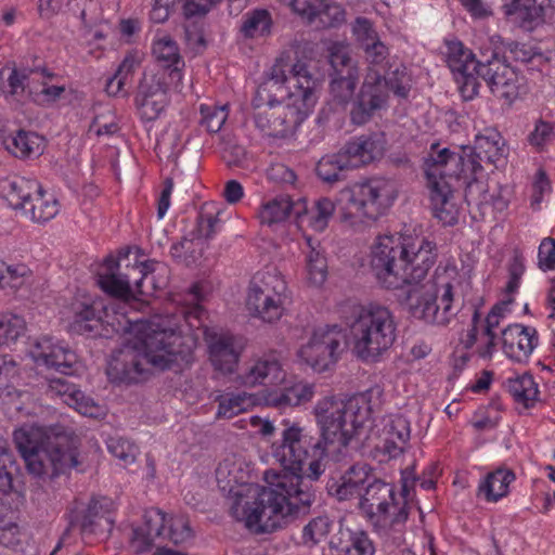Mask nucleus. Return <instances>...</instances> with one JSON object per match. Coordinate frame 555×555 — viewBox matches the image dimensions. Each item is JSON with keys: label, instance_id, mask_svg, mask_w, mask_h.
<instances>
[{"label": "nucleus", "instance_id": "f03ea898", "mask_svg": "<svg viewBox=\"0 0 555 555\" xmlns=\"http://www.w3.org/2000/svg\"><path fill=\"white\" fill-rule=\"evenodd\" d=\"M176 317H156L144 323L135 337L115 350L107 363L106 374L114 384H138L157 371L171 367L178 356L193 348Z\"/></svg>", "mask_w": 555, "mask_h": 555}, {"label": "nucleus", "instance_id": "774afa93", "mask_svg": "<svg viewBox=\"0 0 555 555\" xmlns=\"http://www.w3.org/2000/svg\"><path fill=\"white\" fill-rule=\"evenodd\" d=\"M530 15L555 26V0H532Z\"/></svg>", "mask_w": 555, "mask_h": 555}, {"label": "nucleus", "instance_id": "680f3d73", "mask_svg": "<svg viewBox=\"0 0 555 555\" xmlns=\"http://www.w3.org/2000/svg\"><path fill=\"white\" fill-rule=\"evenodd\" d=\"M352 34L361 48L379 40L373 22L363 16H359L354 20L352 24Z\"/></svg>", "mask_w": 555, "mask_h": 555}, {"label": "nucleus", "instance_id": "3c124183", "mask_svg": "<svg viewBox=\"0 0 555 555\" xmlns=\"http://www.w3.org/2000/svg\"><path fill=\"white\" fill-rule=\"evenodd\" d=\"M26 330L25 320L12 312L0 313V346L14 343Z\"/></svg>", "mask_w": 555, "mask_h": 555}, {"label": "nucleus", "instance_id": "bf43d9fd", "mask_svg": "<svg viewBox=\"0 0 555 555\" xmlns=\"http://www.w3.org/2000/svg\"><path fill=\"white\" fill-rule=\"evenodd\" d=\"M383 435L386 438L399 441V443H408L410 439V423L402 415L390 416L386 421Z\"/></svg>", "mask_w": 555, "mask_h": 555}, {"label": "nucleus", "instance_id": "de8ad7c7", "mask_svg": "<svg viewBox=\"0 0 555 555\" xmlns=\"http://www.w3.org/2000/svg\"><path fill=\"white\" fill-rule=\"evenodd\" d=\"M334 521L325 515L312 518L302 529V544L309 548L323 542L332 531Z\"/></svg>", "mask_w": 555, "mask_h": 555}, {"label": "nucleus", "instance_id": "ea45409f", "mask_svg": "<svg viewBox=\"0 0 555 555\" xmlns=\"http://www.w3.org/2000/svg\"><path fill=\"white\" fill-rule=\"evenodd\" d=\"M335 211V204L327 197H321L313 203L311 208L307 207V211L302 214V218L298 219V224L307 223L312 230L323 232Z\"/></svg>", "mask_w": 555, "mask_h": 555}, {"label": "nucleus", "instance_id": "f3484780", "mask_svg": "<svg viewBox=\"0 0 555 555\" xmlns=\"http://www.w3.org/2000/svg\"><path fill=\"white\" fill-rule=\"evenodd\" d=\"M204 340L214 369L223 375L234 373L244 350L241 340L230 332L209 327L204 328Z\"/></svg>", "mask_w": 555, "mask_h": 555}, {"label": "nucleus", "instance_id": "bb28decb", "mask_svg": "<svg viewBox=\"0 0 555 555\" xmlns=\"http://www.w3.org/2000/svg\"><path fill=\"white\" fill-rule=\"evenodd\" d=\"M47 395L53 399H60L63 403L74 408L82 415L96 416L99 412V406L94 401L86 397L76 385L69 383L66 378L50 379Z\"/></svg>", "mask_w": 555, "mask_h": 555}, {"label": "nucleus", "instance_id": "69168bd1", "mask_svg": "<svg viewBox=\"0 0 555 555\" xmlns=\"http://www.w3.org/2000/svg\"><path fill=\"white\" fill-rule=\"evenodd\" d=\"M362 49L364 51V59L369 64L367 72L370 68L376 69L375 67L383 66L389 55L388 48L380 39L362 47Z\"/></svg>", "mask_w": 555, "mask_h": 555}, {"label": "nucleus", "instance_id": "c756f323", "mask_svg": "<svg viewBox=\"0 0 555 555\" xmlns=\"http://www.w3.org/2000/svg\"><path fill=\"white\" fill-rule=\"evenodd\" d=\"M182 79V73L173 68H153L146 69L138 85V90L134 98L155 96L156 94H167L169 86L178 83Z\"/></svg>", "mask_w": 555, "mask_h": 555}, {"label": "nucleus", "instance_id": "0e129e2a", "mask_svg": "<svg viewBox=\"0 0 555 555\" xmlns=\"http://www.w3.org/2000/svg\"><path fill=\"white\" fill-rule=\"evenodd\" d=\"M287 391L293 408L311 401L315 393L314 385L307 382L294 383L287 386Z\"/></svg>", "mask_w": 555, "mask_h": 555}, {"label": "nucleus", "instance_id": "6e6d98bb", "mask_svg": "<svg viewBox=\"0 0 555 555\" xmlns=\"http://www.w3.org/2000/svg\"><path fill=\"white\" fill-rule=\"evenodd\" d=\"M14 464V456L7 438L0 434V494L12 488V475L9 468Z\"/></svg>", "mask_w": 555, "mask_h": 555}, {"label": "nucleus", "instance_id": "a19ab883", "mask_svg": "<svg viewBox=\"0 0 555 555\" xmlns=\"http://www.w3.org/2000/svg\"><path fill=\"white\" fill-rule=\"evenodd\" d=\"M350 70L340 75H331L330 95L331 101L343 108L353 99L354 91L359 81V73Z\"/></svg>", "mask_w": 555, "mask_h": 555}, {"label": "nucleus", "instance_id": "39448f33", "mask_svg": "<svg viewBox=\"0 0 555 555\" xmlns=\"http://www.w3.org/2000/svg\"><path fill=\"white\" fill-rule=\"evenodd\" d=\"M447 63L461 83L464 98L472 99L478 93L481 77L498 99L512 104L520 95L522 77L511 65L500 57L496 50L480 51L476 59L470 50L462 42H450L448 46Z\"/></svg>", "mask_w": 555, "mask_h": 555}, {"label": "nucleus", "instance_id": "dca6fc26", "mask_svg": "<svg viewBox=\"0 0 555 555\" xmlns=\"http://www.w3.org/2000/svg\"><path fill=\"white\" fill-rule=\"evenodd\" d=\"M346 337L337 325L314 331L309 343L302 347L301 354L317 372H324L333 365L344 350Z\"/></svg>", "mask_w": 555, "mask_h": 555}, {"label": "nucleus", "instance_id": "4be33fe9", "mask_svg": "<svg viewBox=\"0 0 555 555\" xmlns=\"http://www.w3.org/2000/svg\"><path fill=\"white\" fill-rule=\"evenodd\" d=\"M79 527L83 534L111 532L113 521L99 500L92 499L87 506H76L70 511L69 527Z\"/></svg>", "mask_w": 555, "mask_h": 555}, {"label": "nucleus", "instance_id": "e433bc0d", "mask_svg": "<svg viewBox=\"0 0 555 555\" xmlns=\"http://www.w3.org/2000/svg\"><path fill=\"white\" fill-rule=\"evenodd\" d=\"M287 285L283 276L275 270L258 272L249 284V292L270 296L274 298L286 299Z\"/></svg>", "mask_w": 555, "mask_h": 555}, {"label": "nucleus", "instance_id": "052dcab7", "mask_svg": "<svg viewBox=\"0 0 555 555\" xmlns=\"http://www.w3.org/2000/svg\"><path fill=\"white\" fill-rule=\"evenodd\" d=\"M555 138L553 124L543 119L537 120L533 130L528 134L527 141L534 149L541 151Z\"/></svg>", "mask_w": 555, "mask_h": 555}, {"label": "nucleus", "instance_id": "9b49d317", "mask_svg": "<svg viewBox=\"0 0 555 555\" xmlns=\"http://www.w3.org/2000/svg\"><path fill=\"white\" fill-rule=\"evenodd\" d=\"M405 284L406 305L411 315L428 324L447 325L460 311L457 292L451 283L439 287L430 280Z\"/></svg>", "mask_w": 555, "mask_h": 555}, {"label": "nucleus", "instance_id": "4c0bfd02", "mask_svg": "<svg viewBox=\"0 0 555 555\" xmlns=\"http://www.w3.org/2000/svg\"><path fill=\"white\" fill-rule=\"evenodd\" d=\"M351 167L349 159L343 150L334 155L325 156L317 165L318 177L328 184L346 179L347 171Z\"/></svg>", "mask_w": 555, "mask_h": 555}, {"label": "nucleus", "instance_id": "0eeeda50", "mask_svg": "<svg viewBox=\"0 0 555 555\" xmlns=\"http://www.w3.org/2000/svg\"><path fill=\"white\" fill-rule=\"evenodd\" d=\"M416 479L402 476L400 496L397 498L391 485L379 478L371 480L358 498V507L372 525L378 537L390 546L404 542L405 522L409 517L411 488Z\"/></svg>", "mask_w": 555, "mask_h": 555}, {"label": "nucleus", "instance_id": "603ef678", "mask_svg": "<svg viewBox=\"0 0 555 555\" xmlns=\"http://www.w3.org/2000/svg\"><path fill=\"white\" fill-rule=\"evenodd\" d=\"M328 61L333 68L332 75H340L349 72L359 73L356 62L350 55L349 48L343 43L335 42L328 49Z\"/></svg>", "mask_w": 555, "mask_h": 555}, {"label": "nucleus", "instance_id": "864d4df0", "mask_svg": "<svg viewBox=\"0 0 555 555\" xmlns=\"http://www.w3.org/2000/svg\"><path fill=\"white\" fill-rule=\"evenodd\" d=\"M134 103L142 120L154 121L165 111L169 103V98L168 93L147 98H134Z\"/></svg>", "mask_w": 555, "mask_h": 555}, {"label": "nucleus", "instance_id": "6e6552de", "mask_svg": "<svg viewBox=\"0 0 555 555\" xmlns=\"http://www.w3.org/2000/svg\"><path fill=\"white\" fill-rule=\"evenodd\" d=\"M350 336L354 354L364 362H376L396 340L395 315L378 304L359 307L350 324Z\"/></svg>", "mask_w": 555, "mask_h": 555}, {"label": "nucleus", "instance_id": "09e8293b", "mask_svg": "<svg viewBox=\"0 0 555 555\" xmlns=\"http://www.w3.org/2000/svg\"><path fill=\"white\" fill-rule=\"evenodd\" d=\"M217 416L232 418L244 412L251 404V396L247 392L227 393L218 398Z\"/></svg>", "mask_w": 555, "mask_h": 555}, {"label": "nucleus", "instance_id": "5701e85b", "mask_svg": "<svg viewBox=\"0 0 555 555\" xmlns=\"http://www.w3.org/2000/svg\"><path fill=\"white\" fill-rule=\"evenodd\" d=\"M166 514L158 508L144 513L143 524L133 529L131 546L137 554L151 551L157 546V540H165Z\"/></svg>", "mask_w": 555, "mask_h": 555}, {"label": "nucleus", "instance_id": "7c9ffc66", "mask_svg": "<svg viewBox=\"0 0 555 555\" xmlns=\"http://www.w3.org/2000/svg\"><path fill=\"white\" fill-rule=\"evenodd\" d=\"M465 199L469 206H476L482 214H486L489 208L502 211L507 207V199L498 186L491 192L482 181L478 180L467 183Z\"/></svg>", "mask_w": 555, "mask_h": 555}, {"label": "nucleus", "instance_id": "c85d7f7f", "mask_svg": "<svg viewBox=\"0 0 555 555\" xmlns=\"http://www.w3.org/2000/svg\"><path fill=\"white\" fill-rule=\"evenodd\" d=\"M39 191L40 183L33 179L14 176L0 180V195L14 209H26Z\"/></svg>", "mask_w": 555, "mask_h": 555}, {"label": "nucleus", "instance_id": "a211bd4d", "mask_svg": "<svg viewBox=\"0 0 555 555\" xmlns=\"http://www.w3.org/2000/svg\"><path fill=\"white\" fill-rule=\"evenodd\" d=\"M29 353L37 365L65 375H72L78 363L76 352L67 344L49 335L36 338Z\"/></svg>", "mask_w": 555, "mask_h": 555}, {"label": "nucleus", "instance_id": "58836bf2", "mask_svg": "<svg viewBox=\"0 0 555 555\" xmlns=\"http://www.w3.org/2000/svg\"><path fill=\"white\" fill-rule=\"evenodd\" d=\"M204 242L196 238L191 232L183 236L181 241L172 244L170 255L178 264L186 267L196 264L203 257Z\"/></svg>", "mask_w": 555, "mask_h": 555}, {"label": "nucleus", "instance_id": "2f4dec72", "mask_svg": "<svg viewBox=\"0 0 555 555\" xmlns=\"http://www.w3.org/2000/svg\"><path fill=\"white\" fill-rule=\"evenodd\" d=\"M54 75L39 64L34 66H23L20 69L14 68L9 76L10 92L13 95L37 94V82L39 78H52Z\"/></svg>", "mask_w": 555, "mask_h": 555}, {"label": "nucleus", "instance_id": "6ab92c4d", "mask_svg": "<svg viewBox=\"0 0 555 555\" xmlns=\"http://www.w3.org/2000/svg\"><path fill=\"white\" fill-rule=\"evenodd\" d=\"M286 371L281 354L270 351L250 360L244 371L235 377L242 387L253 388L259 385L276 386L284 383Z\"/></svg>", "mask_w": 555, "mask_h": 555}, {"label": "nucleus", "instance_id": "72a5a7b5", "mask_svg": "<svg viewBox=\"0 0 555 555\" xmlns=\"http://www.w3.org/2000/svg\"><path fill=\"white\" fill-rule=\"evenodd\" d=\"M472 149L480 154L481 160L498 167L506 157L505 142L495 130H487L483 134L476 135L475 145Z\"/></svg>", "mask_w": 555, "mask_h": 555}, {"label": "nucleus", "instance_id": "aec40b11", "mask_svg": "<svg viewBox=\"0 0 555 555\" xmlns=\"http://www.w3.org/2000/svg\"><path fill=\"white\" fill-rule=\"evenodd\" d=\"M425 173L434 216L444 225L455 224L459 219V208L454 202L450 182L440 177L436 169L425 168Z\"/></svg>", "mask_w": 555, "mask_h": 555}, {"label": "nucleus", "instance_id": "f704fd0d", "mask_svg": "<svg viewBox=\"0 0 555 555\" xmlns=\"http://www.w3.org/2000/svg\"><path fill=\"white\" fill-rule=\"evenodd\" d=\"M43 140L31 131L18 130L15 134L3 140L5 149L18 158H29L39 155L42 151Z\"/></svg>", "mask_w": 555, "mask_h": 555}, {"label": "nucleus", "instance_id": "f8f14e48", "mask_svg": "<svg viewBox=\"0 0 555 555\" xmlns=\"http://www.w3.org/2000/svg\"><path fill=\"white\" fill-rule=\"evenodd\" d=\"M130 250L119 251L118 259L106 257L96 271V283L106 294L128 300L143 294V282L153 271V262L129 260Z\"/></svg>", "mask_w": 555, "mask_h": 555}, {"label": "nucleus", "instance_id": "1a4fd4ad", "mask_svg": "<svg viewBox=\"0 0 555 555\" xmlns=\"http://www.w3.org/2000/svg\"><path fill=\"white\" fill-rule=\"evenodd\" d=\"M398 195L396 183L388 178L374 177L340 193L341 219L359 228L375 221L389 208Z\"/></svg>", "mask_w": 555, "mask_h": 555}, {"label": "nucleus", "instance_id": "c9c22d12", "mask_svg": "<svg viewBox=\"0 0 555 555\" xmlns=\"http://www.w3.org/2000/svg\"><path fill=\"white\" fill-rule=\"evenodd\" d=\"M285 301L286 299L248 293L246 305L255 317L264 322L272 323L280 320L283 315Z\"/></svg>", "mask_w": 555, "mask_h": 555}, {"label": "nucleus", "instance_id": "8fccbe9b", "mask_svg": "<svg viewBox=\"0 0 555 555\" xmlns=\"http://www.w3.org/2000/svg\"><path fill=\"white\" fill-rule=\"evenodd\" d=\"M346 22V10L341 4L336 2L327 3L321 1L315 14V23L321 28H338Z\"/></svg>", "mask_w": 555, "mask_h": 555}, {"label": "nucleus", "instance_id": "79ce46f5", "mask_svg": "<svg viewBox=\"0 0 555 555\" xmlns=\"http://www.w3.org/2000/svg\"><path fill=\"white\" fill-rule=\"evenodd\" d=\"M515 479V475L508 469H496L487 475L479 485V492L485 495L489 502H496L508 492L509 483Z\"/></svg>", "mask_w": 555, "mask_h": 555}, {"label": "nucleus", "instance_id": "473e14b6", "mask_svg": "<svg viewBox=\"0 0 555 555\" xmlns=\"http://www.w3.org/2000/svg\"><path fill=\"white\" fill-rule=\"evenodd\" d=\"M306 271L309 282L314 286H321L327 276V260L324 249L318 240L306 238Z\"/></svg>", "mask_w": 555, "mask_h": 555}, {"label": "nucleus", "instance_id": "4d7b16f0", "mask_svg": "<svg viewBox=\"0 0 555 555\" xmlns=\"http://www.w3.org/2000/svg\"><path fill=\"white\" fill-rule=\"evenodd\" d=\"M201 124L210 133H217L224 125L228 118L227 105H201Z\"/></svg>", "mask_w": 555, "mask_h": 555}, {"label": "nucleus", "instance_id": "f257e3e1", "mask_svg": "<svg viewBox=\"0 0 555 555\" xmlns=\"http://www.w3.org/2000/svg\"><path fill=\"white\" fill-rule=\"evenodd\" d=\"M383 389L374 386L347 399L327 396L313 408L319 436L292 424L282 431L280 442L272 444V455L289 474L261 488L253 502L237 499L233 513L256 534L271 533L310 512L314 492L305 483L302 473L318 480L325 472L324 459L341 461L350 447L360 448L369 438L373 415L382 404Z\"/></svg>", "mask_w": 555, "mask_h": 555}, {"label": "nucleus", "instance_id": "b1692460", "mask_svg": "<svg viewBox=\"0 0 555 555\" xmlns=\"http://www.w3.org/2000/svg\"><path fill=\"white\" fill-rule=\"evenodd\" d=\"M538 341V333L534 327L512 324L502 332L503 351L516 362L526 361L537 347Z\"/></svg>", "mask_w": 555, "mask_h": 555}, {"label": "nucleus", "instance_id": "ddd939ff", "mask_svg": "<svg viewBox=\"0 0 555 555\" xmlns=\"http://www.w3.org/2000/svg\"><path fill=\"white\" fill-rule=\"evenodd\" d=\"M313 107L310 96L297 106L291 104L253 106L254 122L257 129L268 137L286 138L294 133Z\"/></svg>", "mask_w": 555, "mask_h": 555}, {"label": "nucleus", "instance_id": "a18cd8bd", "mask_svg": "<svg viewBox=\"0 0 555 555\" xmlns=\"http://www.w3.org/2000/svg\"><path fill=\"white\" fill-rule=\"evenodd\" d=\"M507 389L515 401L522 403L526 408L531 406L539 395L538 385L530 374L508 379Z\"/></svg>", "mask_w": 555, "mask_h": 555}, {"label": "nucleus", "instance_id": "49530a36", "mask_svg": "<svg viewBox=\"0 0 555 555\" xmlns=\"http://www.w3.org/2000/svg\"><path fill=\"white\" fill-rule=\"evenodd\" d=\"M153 54L160 63V68H168L169 70L177 68L181 72L179 65H184L177 42L169 36H164L154 42Z\"/></svg>", "mask_w": 555, "mask_h": 555}, {"label": "nucleus", "instance_id": "37998d69", "mask_svg": "<svg viewBox=\"0 0 555 555\" xmlns=\"http://www.w3.org/2000/svg\"><path fill=\"white\" fill-rule=\"evenodd\" d=\"M271 14L264 9H256L243 15L241 33L246 38L263 37L270 34Z\"/></svg>", "mask_w": 555, "mask_h": 555}, {"label": "nucleus", "instance_id": "393cba45", "mask_svg": "<svg viewBox=\"0 0 555 555\" xmlns=\"http://www.w3.org/2000/svg\"><path fill=\"white\" fill-rule=\"evenodd\" d=\"M386 149V138L383 132H373L357 137L345 144L343 152L351 167L367 165L379 159Z\"/></svg>", "mask_w": 555, "mask_h": 555}, {"label": "nucleus", "instance_id": "9d476101", "mask_svg": "<svg viewBox=\"0 0 555 555\" xmlns=\"http://www.w3.org/2000/svg\"><path fill=\"white\" fill-rule=\"evenodd\" d=\"M410 89L411 78L406 67H397L387 76L378 69L370 68L352 103L351 122L357 126L365 125L376 112L387 106L390 91L400 98H406Z\"/></svg>", "mask_w": 555, "mask_h": 555}, {"label": "nucleus", "instance_id": "a878e982", "mask_svg": "<svg viewBox=\"0 0 555 555\" xmlns=\"http://www.w3.org/2000/svg\"><path fill=\"white\" fill-rule=\"evenodd\" d=\"M307 211V201L298 198L292 201L288 195H280L263 203L258 211L261 224L273 225L294 218L296 222Z\"/></svg>", "mask_w": 555, "mask_h": 555}, {"label": "nucleus", "instance_id": "412c9836", "mask_svg": "<svg viewBox=\"0 0 555 555\" xmlns=\"http://www.w3.org/2000/svg\"><path fill=\"white\" fill-rule=\"evenodd\" d=\"M376 476L372 467L363 462L351 465L340 477L339 482H333L327 487L328 493L339 501L358 499L364 491L366 486Z\"/></svg>", "mask_w": 555, "mask_h": 555}, {"label": "nucleus", "instance_id": "7ed1b4c3", "mask_svg": "<svg viewBox=\"0 0 555 555\" xmlns=\"http://www.w3.org/2000/svg\"><path fill=\"white\" fill-rule=\"evenodd\" d=\"M436 258V244L423 235H382L372 246L370 269L382 286L397 289L425 280Z\"/></svg>", "mask_w": 555, "mask_h": 555}, {"label": "nucleus", "instance_id": "c03bdc74", "mask_svg": "<svg viewBox=\"0 0 555 555\" xmlns=\"http://www.w3.org/2000/svg\"><path fill=\"white\" fill-rule=\"evenodd\" d=\"M26 215L35 222H47L53 219L59 212V203L52 196L46 197V193L40 186V191L34 195V201L29 202L26 209H23Z\"/></svg>", "mask_w": 555, "mask_h": 555}, {"label": "nucleus", "instance_id": "13d9d810", "mask_svg": "<svg viewBox=\"0 0 555 555\" xmlns=\"http://www.w3.org/2000/svg\"><path fill=\"white\" fill-rule=\"evenodd\" d=\"M109 453L120 460L125 466L132 464L138 454V448L121 437H112L107 441Z\"/></svg>", "mask_w": 555, "mask_h": 555}, {"label": "nucleus", "instance_id": "5fc2aeb1", "mask_svg": "<svg viewBox=\"0 0 555 555\" xmlns=\"http://www.w3.org/2000/svg\"><path fill=\"white\" fill-rule=\"evenodd\" d=\"M219 222L218 212L209 211L204 205L198 214L196 227L191 233L205 243L214 237Z\"/></svg>", "mask_w": 555, "mask_h": 555}, {"label": "nucleus", "instance_id": "4468645a", "mask_svg": "<svg viewBox=\"0 0 555 555\" xmlns=\"http://www.w3.org/2000/svg\"><path fill=\"white\" fill-rule=\"evenodd\" d=\"M72 330L80 335L109 336L111 333H126L130 330V321L113 306L103 301L90 305L81 304L75 309Z\"/></svg>", "mask_w": 555, "mask_h": 555}, {"label": "nucleus", "instance_id": "2eb2a0df", "mask_svg": "<svg viewBox=\"0 0 555 555\" xmlns=\"http://www.w3.org/2000/svg\"><path fill=\"white\" fill-rule=\"evenodd\" d=\"M426 168L436 169L440 177L464 179L467 184L477 180V173L482 171L480 154L472 146H462L460 153L444 147L426 158Z\"/></svg>", "mask_w": 555, "mask_h": 555}, {"label": "nucleus", "instance_id": "e2e57ef3", "mask_svg": "<svg viewBox=\"0 0 555 555\" xmlns=\"http://www.w3.org/2000/svg\"><path fill=\"white\" fill-rule=\"evenodd\" d=\"M192 529L189 524V519L185 516H176L170 519V526L165 534V539L168 538L175 544H181L189 541L192 538Z\"/></svg>", "mask_w": 555, "mask_h": 555}, {"label": "nucleus", "instance_id": "423d86ee", "mask_svg": "<svg viewBox=\"0 0 555 555\" xmlns=\"http://www.w3.org/2000/svg\"><path fill=\"white\" fill-rule=\"evenodd\" d=\"M319 78L311 61L299 57L296 49L283 51L258 87L251 105L291 104L297 106L307 96L315 105Z\"/></svg>", "mask_w": 555, "mask_h": 555}, {"label": "nucleus", "instance_id": "20e7f679", "mask_svg": "<svg viewBox=\"0 0 555 555\" xmlns=\"http://www.w3.org/2000/svg\"><path fill=\"white\" fill-rule=\"evenodd\" d=\"M13 438L28 472L35 476L54 478L69 469H80L81 441L70 429L25 424L14 431Z\"/></svg>", "mask_w": 555, "mask_h": 555}, {"label": "nucleus", "instance_id": "338daca9", "mask_svg": "<svg viewBox=\"0 0 555 555\" xmlns=\"http://www.w3.org/2000/svg\"><path fill=\"white\" fill-rule=\"evenodd\" d=\"M7 269L3 275L4 287L9 286L13 289H18L30 275V271L25 264L7 266Z\"/></svg>", "mask_w": 555, "mask_h": 555}, {"label": "nucleus", "instance_id": "cd10ccee", "mask_svg": "<svg viewBox=\"0 0 555 555\" xmlns=\"http://www.w3.org/2000/svg\"><path fill=\"white\" fill-rule=\"evenodd\" d=\"M330 548L336 555H374L375 545L369 534L363 530L339 528L328 542Z\"/></svg>", "mask_w": 555, "mask_h": 555}]
</instances>
